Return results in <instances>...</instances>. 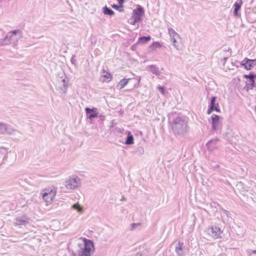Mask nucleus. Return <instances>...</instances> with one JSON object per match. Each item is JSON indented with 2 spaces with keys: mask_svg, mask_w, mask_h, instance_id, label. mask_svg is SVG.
<instances>
[{
  "mask_svg": "<svg viewBox=\"0 0 256 256\" xmlns=\"http://www.w3.org/2000/svg\"><path fill=\"white\" fill-rule=\"evenodd\" d=\"M85 111L88 118L91 120L98 116V109L96 108H86Z\"/></svg>",
  "mask_w": 256,
  "mask_h": 256,
  "instance_id": "10",
  "label": "nucleus"
},
{
  "mask_svg": "<svg viewBox=\"0 0 256 256\" xmlns=\"http://www.w3.org/2000/svg\"><path fill=\"white\" fill-rule=\"evenodd\" d=\"M103 12L104 14L112 16L114 14V12L110 8L105 6L103 8Z\"/></svg>",
  "mask_w": 256,
  "mask_h": 256,
  "instance_id": "21",
  "label": "nucleus"
},
{
  "mask_svg": "<svg viewBox=\"0 0 256 256\" xmlns=\"http://www.w3.org/2000/svg\"><path fill=\"white\" fill-rule=\"evenodd\" d=\"M141 225L140 222L138 223H132L130 224V226L129 228L130 230H134L138 226H140Z\"/></svg>",
  "mask_w": 256,
  "mask_h": 256,
  "instance_id": "29",
  "label": "nucleus"
},
{
  "mask_svg": "<svg viewBox=\"0 0 256 256\" xmlns=\"http://www.w3.org/2000/svg\"><path fill=\"white\" fill-rule=\"evenodd\" d=\"M117 1L120 5H122V6H123V4L124 2V0H117Z\"/></svg>",
  "mask_w": 256,
  "mask_h": 256,
  "instance_id": "37",
  "label": "nucleus"
},
{
  "mask_svg": "<svg viewBox=\"0 0 256 256\" xmlns=\"http://www.w3.org/2000/svg\"><path fill=\"white\" fill-rule=\"evenodd\" d=\"M207 232L214 238L216 239L221 238L222 231L220 228L216 226H212L208 228Z\"/></svg>",
  "mask_w": 256,
  "mask_h": 256,
  "instance_id": "7",
  "label": "nucleus"
},
{
  "mask_svg": "<svg viewBox=\"0 0 256 256\" xmlns=\"http://www.w3.org/2000/svg\"><path fill=\"white\" fill-rule=\"evenodd\" d=\"M150 68V72L156 76H159L160 74V72L158 68H157L154 65H150L149 66Z\"/></svg>",
  "mask_w": 256,
  "mask_h": 256,
  "instance_id": "22",
  "label": "nucleus"
},
{
  "mask_svg": "<svg viewBox=\"0 0 256 256\" xmlns=\"http://www.w3.org/2000/svg\"><path fill=\"white\" fill-rule=\"evenodd\" d=\"M124 144H128V145L132 144H134V136L130 132L127 136V138L125 141Z\"/></svg>",
  "mask_w": 256,
  "mask_h": 256,
  "instance_id": "23",
  "label": "nucleus"
},
{
  "mask_svg": "<svg viewBox=\"0 0 256 256\" xmlns=\"http://www.w3.org/2000/svg\"><path fill=\"white\" fill-rule=\"evenodd\" d=\"M256 64V60L245 58L242 62L241 65L244 66L247 70H250Z\"/></svg>",
  "mask_w": 256,
  "mask_h": 256,
  "instance_id": "9",
  "label": "nucleus"
},
{
  "mask_svg": "<svg viewBox=\"0 0 256 256\" xmlns=\"http://www.w3.org/2000/svg\"><path fill=\"white\" fill-rule=\"evenodd\" d=\"M150 46H154L156 48L160 47L161 45L159 42H154Z\"/></svg>",
  "mask_w": 256,
  "mask_h": 256,
  "instance_id": "32",
  "label": "nucleus"
},
{
  "mask_svg": "<svg viewBox=\"0 0 256 256\" xmlns=\"http://www.w3.org/2000/svg\"><path fill=\"white\" fill-rule=\"evenodd\" d=\"M16 35V30L8 32L6 38L2 40L1 44L2 45H6L9 44H15V36Z\"/></svg>",
  "mask_w": 256,
  "mask_h": 256,
  "instance_id": "6",
  "label": "nucleus"
},
{
  "mask_svg": "<svg viewBox=\"0 0 256 256\" xmlns=\"http://www.w3.org/2000/svg\"><path fill=\"white\" fill-rule=\"evenodd\" d=\"M137 22H135V20H134L132 21L130 24H131L132 25H134L136 24V23Z\"/></svg>",
  "mask_w": 256,
  "mask_h": 256,
  "instance_id": "39",
  "label": "nucleus"
},
{
  "mask_svg": "<svg viewBox=\"0 0 256 256\" xmlns=\"http://www.w3.org/2000/svg\"><path fill=\"white\" fill-rule=\"evenodd\" d=\"M222 211L224 214H226V216H228L229 212L228 210L224 209H222Z\"/></svg>",
  "mask_w": 256,
  "mask_h": 256,
  "instance_id": "38",
  "label": "nucleus"
},
{
  "mask_svg": "<svg viewBox=\"0 0 256 256\" xmlns=\"http://www.w3.org/2000/svg\"><path fill=\"white\" fill-rule=\"evenodd\" d=\"M158 88L162 94H164V90L163 86H158Z\"/></svg>",
  "mask_w": 256,
  "mask_h": 256,
  "instance_id": "33",
  "label": "nucleus"
},
{
  "mask_svg": "<svg viewBox=\"0 0 256 256\" xmlns=\"http://www.w3.org/2000/svg\"><path fill=\"white\" fill-rule=\"evenodd\" d=\"M28 218L26 216H22L17 218L18 225H26L28 222Z\"/></svg>",
  "mask_w": 256,
  "mask_h": 256,
  "instance_id": "12",
  "label": "nucleus"
},
{
  "mask_svg": "<svg viewBox=\"0 0 256 256\" xmlns=\"http://www.w3.org/2000/svg\"><path fill=\"white\" fill-rule=\"evenodd\" d=\"M62 82L63 83V88H62V90L64 92H66V90H67V84L66 82V80L64 79H63L62 80Z\"/></svg>",
  "mask_w": 256,
  "mask_h": 256,
  "instance_id": "30",
  "label": "nucleus"
},
{
  "mask_svg": "<svg viewBox=\"0 0 256 256\" xmlns=\"http://www.w3.org/2000/svg\"><path fill=\"white\" fill-rule=\"evenodd\" d=\"M214 110H215V109L210 106L208 110V114H210Z\"/></svg>",
  "mask_w": 256,
  "mask_h": 256,
  "instance_id": "35",
  "label": "nucleus"
},
{
  "mask_svg": "<svg viewBox=\"0 0 256 256\" xmlns=\"http://www.w3.org/2000/svg\"><path fill=\"white\" fill-rule=\"evenodd\" d=\"M168 32L170 34V40L175 38H180V35L172 28H168Z\"/></svg>",
  "mask_w": 256,
  "mask_h": 256,
  "instance_id": "17",
  "label": "nucleus"
},
{
  "mask_svg": "<svg viewBox=\"0 0 256 256\" xmlns=\"http://www.w3.org/2000/svg\"><path fill=\"white\" fill-rule=\"evenodd\" d=\"M178 38H173L172 40H170L171 42L173 44V46L178 50H180V46L178 44V42H177V40L178 39Z\"/></svg>",
  "mask_w": 256,
  "mask_h": 256,
  "instance_id": "27",
  "label": "nucleus"
},
{
  "mask_svg": "<svg viewBox=\"0 0 256 256\" xmlns=\"http://www.w3.org/2000/svg\"><path fill=\"white\" fill-rule=\"evenodd\" d=\"M130 78H123L120 81L116 86V88L118 90H122L130 82Z\"/></svg>",
  "mask_w": 256,
  "mask_h": 256,
  "instance_id": "14",
  "label": "nucleus"
},
{
  "mask_svg": "<svg viewBox=\"0 0 256 256\" xmlns=\"http://www.w3.org/2000/svg\"><path fill=\"white\" fill-rule=\"evenodd\" d=\"M17 37H22V32L21 31L17 30Z\"/></svg>",
  "mask_w": 256,
  "mask_h": 256,
  "instance_id": "36",
  "label": "nucleus"
},
{
  "mask_svg": "<svg viewBox=\"0 0 256 256\" xmlns=\"http://www.w3.org/2000/svg\"><path fill=\"white\" fill-rule=\"evenodd\" d=\"M83 243L78 244L79 248L77 250L78 255L79 256H91L94 248L93 242L86 238H83Z\"/></svg>",
  "mask_w": 256,
  "mask_h": 256,
  "instance_id": "2",
  "label": "nucleus"
},
{
  "mask_svg": "<svg viewBox=\"0 0 256 256\" xmlns=\"http://www.w3.org/2000/svg\"><path fill=\"white\" fill-rule=\"evenodd\" d=\"M183 248H184V244L183 242H179L178 246L176 247V252L177 254L179 256H183Z\"/></svg>",
  "mask_w": 256,
  "mask_h": 256,
  "instance_id": "15",
  "label": "nucleus"
},
{
  "mask_svg": "<svg viewBox=\"0 0 256 256\" xmlns=\"http://www.w3.org/2000/svg\"><path fill=\"white\" fill-rule=\"evenodd\" d=\"M144 8L138 6L133 10V14L134 16H142L144 14Z\"/></svg>",
  "mask_w": 256,
  "mask_h": 256,
  "instance_id": "18",
  "label": "nucleus"
},
{
  "mask_svg": "<svg viewBox=\"0 0 256 256\" xmlns=\"http://www.w3.org/2000/svg\"><path fill=\"white\" fill-rule=\"evenodd\" d=\"M142 16H134V18L135 20V22H140L142 20Z\"/></svg>",
  "mask_w": 256,
  "mask_h": 256,
  "instance_id": "31",
  "label": "nucleus"
},
{
  "mask_svg": "<svg viewBox=\"0 0 256 256\" xmlns=\"http://www.w3.org/2000/svg\"><path fill=\"white\" fill-rule=\"evenodd\" d=\"M242 4V0H236L235 3L234 4V14L236 16H240L238 14V10H240Z\"/></svg>",
  "mask_w": 256,
  "mask_h": 256,
  "instance_id": "11",
  "label": "nucleus"
},
{
  "mask_svg": "<svg viewBox=\"0 0 256 256\" xmlns=\"http://www.w3.org/2000/svg\"><path fill=\"white\" fill-rule=\"evenodd\" d=\"M218 167H219V166H218V164H217V165H216V166H215V168H218Z\"/></svg>",
  "mask_w": 256,
  "mask_h": 256,
  "instance_id": "41",
  "label": "nucleus"
},
{
  "mask_svg": "<svg viewBox=\"0 0 256 256\" xmlns=\"http://www.w3.org/2000/svg\"><path fill=\"white\" fill-rule=\"evenodd\" d=\"M138 254H137V256H138Z\"/></svg>",
  "mask_w": 256,
  "mask_h": 256,
  "instance_id": "42",
  "label": "nucleus"
},
{
  "mask_svg": "<svg viewBox=\"0 0 256 256\" xmlns=\"http://www.w3.org/2000/svg\"><path fill=\"white\" fill-rule=\"evenodd\" d=\"M244 77L246 78H249V80H254V78L256 77V74L254 72H250L249 74H244Z\"/></svg>",
  "mask_w": 256,
  "mask_h": 256,
  "instance_id": "24",
  "label": "nucleus"
},
{
  "mask_svg": "<svg viewBox=\"0 0 256 256\" xmlns=\"http://www.w3.org/2000/svg\"><path fill=\"white\" fill-rule=\"evenodd\" d=\"M80 184V180L78 177L70 178L68 180L66 181L65 186L68 189H74L78 188Z\"/></svg>",
  "mask_w": 256,
  "mask_h": 256,
  "instance_id": "5",
  "label": "nucleus"
},
{
  "mask_svg": "<svg viewBox=\"0 0 256 256\" xmlns=\"http://www.w3.org/2000/svg\"><path fill=\"white\" fill-rule=\"evenodd\" d=\"M103 78H105L104 80H107L108 82L110 81L112 78V76H111L110 74L108 72H106L105 74H104L102 76Z\"/></svg>",
  "mask_w": 256,
  "mask_h": 256,
  "instance_id": "25",
  "label": "nucleus"
},
{
  "mask_svg": "<svg viewBox=\"0 0 256 256\" xmlns=\"http://www.w3.org/2000/svg\"><path fill=\"white\" fill-rule=\"evenodd\" d=\"M56 190L55 188L48 190L42 194V198L47 203H51L56 195Z\"/></svg>",
  "mask_w": 256,
  "mask_h": 256,
  "instance_id": "4",
  "label": "nucleus"
},
{
  "mask_svg": "<svg viewBox=\"0 0 256 256\" xmlns=\"http://www.w3.org/2000/svg\"><path fill=\"white\" fill-rule=\"evenodd\" d=\"M72 208L74 209L77 210L78 212H80L82 210V208L78 203L72 205Z\"/></svg>",
  "mask_w": 256,
  "mask_h": 256,
  "instance_id": "28",
  "label": "nucleus"
},
{
  "mask_svg": "<svg viewBox=\"0 0 256 256\" xmlns=\"http://www.w3.org/2000/svg\"><path fill=\"white\" fill-rule=\"evenodd\" d=\"M210 107L215 109V110L218 112H220V109L218 106V104L216 102V97L212 96L210 100Z\"/></svg>",
  "mask_w": 256,
  "mask_h": 256,
  "instance_id": "13",
  "label": "nucleus"
},
{
  "mask_svg": "<svg viewBox=\"0 0 256 256\" xmlns=\"http://www.w3.org/2000/svg\"><path fill=\"white\" fill-rule=\"evenodd\" d=\"M150 39H151V36H141L138 38V43L144 44L146 43L149 40H150Z\"/></svg>",
  "mask_w": 256,
  "mask_h": 256,
  "instance_id": "20",
  "label": "nucleus"
},
{
  "mask_svg": "<svg viewBox=\"0 0 256 256\" xmlns=\"http://www.w3.org/2000/svg\"><path fill=\"white\" fill-rule=\"evenodd\" d=\"M140 80V77L137 78H130L129 83H130L132 84V88H138L139 86Z\"/></svg>",
  "mask_w": 256,
  "mask_h": 256,
  "instance_id": "16",
  "label": "nucleus"
},
{
  "mask_svg": "<svg viewBox=\"0 0 256 256\" xmlns=\"http://www.w3.org/2000/svg\"><path fill=\"white\" fill-rule=\"evenodd\" d=\"M254 80H248L246 82V86L244 87V89L248 92L250 90H252L254 87Z\"/></svg>",
  "mask_w": 256,
  "mask_h": 256,
  "instance_id": "19",
  "label": "nucleus"
},
{
  "mask_svg": "<svg viewBox=\"0 0 256 256\" xmlns=\"http://www.w3.org/2000/svg\"><path fill=\"white\" fill-rule=\"evenodd\" d=\"M219 142L220 140L218 138L210 140L206 144L208 148L210 151L218 148L220 146Z\"/></svg>",
  "mask_w": 256,
  "mask_h": 256,
  "instance_id": "8",
  "label": "nucleus"
},
{
  "mask_svg": "<svg viewBox=\"0 0 256 256\" xmlns=\"http://www.w3.org/2000/svg\"><path fill=\"white\" fill-rule=\"evenodd\" d=\"M6 124L2 122H0V130H6Z\"/></svg>",
  "mask_w": 256,
  "mask_h": 256,
  "instance_id": "34",
  "label": "nucleus"
},
{
  "mask_svg": "<svg viewBox=\"0 0 256 256\" xmlns=\"http://www.w3.org/2000/svg\"><path fill=\"white\" fill-rule=\"evenodd\" d=\"M112 6L113 8L118 10L120 12H122L124 10L122 5L118 6L116 4H114L112 5Z\"/></svg>",
  "mask_w": 256,
  "mask_h": 256,
  "instance_id": "26",
  "label": "nucleus"
},
{
  "mask_svg": "<svg viewBox=\"0 0 256 256\" xmlns=\"http://www.w3.org/2000/svg\"><path fill=\"white\" fill-rule=\"evenodd\" d=\"M212 124V132L213 133L220 134L222 130V123L221 120L222 118L216 115L212 114L211 116Z\"/></svg>",
  "mask_w": 256,
  "mask_h": 256,
  "instance_id": "3",
  "label": "nucleus"
},
{
  "mask_svg": "<svg viewBox=\"0 0 256 256\" xmlns=\"http://www.w3.org/2000/svg\"><path fill=\"white\" fill-rule=\"evenodd\" d=\"M252 253H253V254H256V250H253L252 251Z\"/></svg>",
  "mask_w": 256,
  "mask_h": 256,
  "instance_id": "40",
  "label": "nucleus"
},
{
  "mask_svg": "<svg viewBox=\"0 0 256 256\" xmlns=\"http://www.w3.org/2000/svg\"><path fill=\"white\" fill-rule=\"evenodd\" d=\"M171 130L176 136H183L189 130L187 118L184 116H176L170 122Z\"/></svg>",
  "mask_w": 256,
  "mask_h": 256,
  "instance_id": "1",
  "label": "nucleus"
}]
</instances>
